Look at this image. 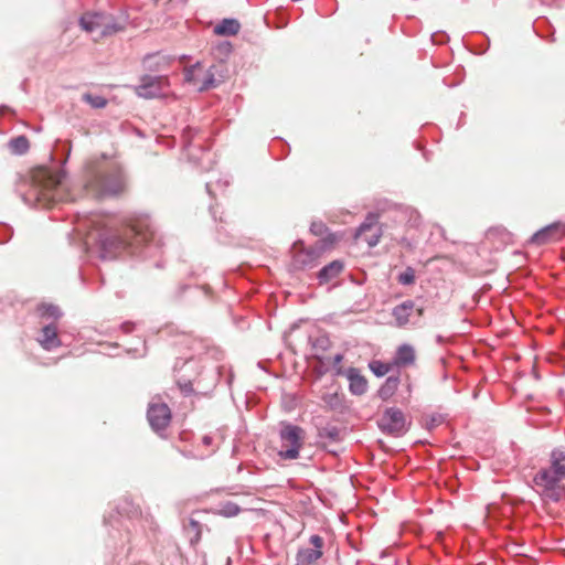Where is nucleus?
<instances>
[{
    "mask_svg": "<svg viewBox=\"0 0 565 565\" xmlns=\"http://www.w3.org/2000/svg\"><path fill=\"white\" fill-rule=\"evenodd\" d=\"M565 476L541 468L533 477V489L543 501L558 502L565 495Z\"/></svg>",
    "mask_w": 565,
    "mask_h": 565,
    "instance_id": "obj_5",
    "label": "nucleus"
},
{
    "mask_svg": "<svg viewBox=\"0 0 565 565\" xmlns=\"http://www.w3.org/2000/svg\"><path fill=\"white\" fill-rule=\"evenodd\" d=\"M9 147L12 153L23 154L30 149V142L25 137L19 136L10 140Z\"/></svg>",
    "mask_w": 565,
    "mask_h": 565,
    "instance_id": "obj_24",
    "label": "nucleus"
},
{
    "mask_svg": "<svg viewBox=\"0 0 565 565\" xmlns=\"http://www.w3.org/2000/svg\"><path fill=\"white\" fill-rule=\"evenodd\" d=\"M417 311H418V315H419V316H422V315H423V308L417 309Z\"/></svg>",
    "mask_w": 565,
    "mask_h": 565,
    "instance_id": "obj_34",
    "label": "nucleus"
},
{
    "mask_svg": "<svg viewBox=\"0 0 565 565\" xmlns=\"http://www.w3.org/2000/svg\"><path fill=\"white\" fill-rule=\"evenodd\" d=\"M416 359L415 350L409 344H402L397 348L393 359L394 365L405 367L413 365Z\"/></svg>",
    "mask_w": 565,
    "mask_h": 565,
    "instance_id": "obj_16",
    "label": "nucleus"
},
{
    "mask_svg": "<svg viewBox=\"0 0 565 565\" xmlns=\"http://www.w3.org/2000/svg\"><path fill=\"white\" fill-rule=\"evenodd\" d=\"M147 417L156 431L164 430L171 422V411L166 403L152 401L148 406Z\"/></svg>",
    "mask_w": 565,
    "mask_h": 565,
    "instance_id": "obj_10",
    "label": "nucleus"
},
{
    "mask_svg": "<svg viewBox=\"0 0 565 565\" xmlns=\"http://www.w3.org/2000/svg\"><path fill=\"white\" fill-rule=\"evenodd\" d=\"M292 253V266L296 269L313 267L319 257V252L316 248H306L300 241L294 244Z\"/></svg>",
    "mask_w": 565,
    "mask_h": 565,
    "instance_id": "obj_13",
    "label": "nucleus"
},
{
    "mask_svg": "<svg viewBox=\"0 0 565 565\" xmlns=\"http://www.w3.org/2000/svg\"><path fill=\"white\" fill-rule=\"evenodd\" d=\"M169 82L166 76L145 75L136 87L138 96L143 98H156L163 94Z\"/></svg>",
    "mask_w": 565,
    "mask_h": 565,
    "instance_id": "obj_11",
    "label": "nucleus"
},
{
    "mask_svg": "<svg viewBox=\"0 0 565 565\" xmlns=\"http://www.w3.org/2000/svg\"><path fill=\"white\" fill-rule=\"evenodd\" d=\"M370 369L376 376H384L391 371V365L381 361L370 363Z\"/></svg>",
    "mask_w": 565,
    "mask_h": 565,
    "instance_id": "obj_26",
    "label": "nucleus"
},
{
    "mask_svg": "<svg viewBox=\"0 0 565 565\" xmlns=\"http://www.w3.org/2000/svg\"><path fill=\"white\" fill-rule=\"evenodd\" d=\"M414 301L406 300L393 309L392 315L397 327L403 328L409 322V317L414 310Z\"/></svg>",
    "mask_w": 565,
    "mask_h": 565,
    "instance_id": "obj_18",
    "label": "nucleus"
},
{
    "mask_svg": "<svg viewBox=\"0 0 565 565\" xmlns=\"http://www.w3.org/2000/svg\"><path fill=\"white\" fill-rule=\"evenodd\" d=\"M312 547H301L295 556V565H319V559L323 555V539L318 535H311L309 539Z\"/></svg>",
    "mask_w": 565,
    "mask_h": 565,
    "instance_id": "obj_8",
    "label": "nucleus"
},
{
    "mask_svg": "<svg viewBox=\"0 0 565 565\" xmlns=\"http://www.w3.org/2000/svg\"><path fill=\"white\" fill-rule=\"evenodd\" d=\"M125 185V177L120 170H92L85 183L87 192L96 198L117 195L124 191Z\"/></svg>",
    "mask_w": 565,
    "mask_h": 565,
    "instance_id": "obj_3",
    "label": "nucleus"
},
{
    "mask_svg": "<svg viewBox=\"0 0 565 565\" xmlns=\"http://www.w3.org/2000/svg\"><path fill=\"white\" fill-rule=\"evenodd\" d=\"M310 231L315 235H322L327 231V227L322 222H312Z\"/></svg>",
    "mask_w": 565,
    "mask_h": 565,
    "instance_id": "obj_29",
    "label": "nucleus"
},
{
    "mask_svg": "<svg viewBox=\"0 0 565 565\" xmlns=\"http://www.w3.org/2000/svg\"><path fill=\"white\" fill-rule=\"evenodd\" d=\"M563 235V230L558 224H551L537 231L531 238V242L536 245H544L551 242L558 241Z\"/></svg>",
    "mask_w": 565,
    "mask_h": 565,
    "instance_id": "obj_14",
    "label": "nucleus"
},
{
    "mask_svg": "<svg viewBox=\"0 0 565 565\" xmlns=\"http://www.w3.org/2000/svg\"><path fill=\"white\" fill-rule=\"evenodd\" d=\"M82 99L96 109L105 108L108 103L105 97L90 93L83 94Z\"/></svg>",
    "mask_w": 565,
    "mask_h": 565,
    "instance_id": "obj_25",
    "label": "nucleus"
},
{
    "mask_svg": "<svg viewBox=\"0 0 565 565\" xmlns=\"http://www.w3.org/2000/svg\"><path fill=\"white\" fill-rule=\"evenodd\" d=\"M377 223L379 216L374 213H369L364 222L356 230L354 239L364 241L370 247L376 246L382 235Z\"/></svg>",
    "mask_w": 565,
    "mask_h": 565,
    "instance_id": "obj_9",
    "label": "nucleus"
},
{
    "mask_svg": "<svg viewBox=\"0 0 565 565\" xmlns=\"http://www.w3.org/2000/svg\"><path fill=\"white\" fill-rule=\"evenodd\" d=\"M202 445L205 447H212L214 445V439L212 436L205 435L202 437Z\"/></svg>",
    "mask_w": 565,
    "mask_h": 565,
    "instance_id": "obj_30",
    "label": "nucleus"
},
{
    "mask_svg": "<svg viewBox=\"0 0 565 565\" xmlns=\"http://www.w3.org/2000/svg\"><path fill=\"white\" fill-rule=\"evenodd\" d=\"M555 475L565 476V447H558L551 451L548 465L544 467Z\"/></svg>",
    "mask_w": 565,
    "mask_h": 565,
    "instance_id": "obj_17",
    "label": "nucleus"
},
{
    "mask_svg": "<svg viewBox=\"0 0 565 565\" xmlns=\"http://www.w3.org/2000/svg\"><path fill=\"white\" fill-rule=\"evenodd\" d=\"M79 24L83 30L87 32H94L100 30V35L107 36L113 33H116L119 28L115 24L106 23L105 17L102 13H85L79 19Z\"/></svg>",
    "mask_w": 565,
    "mask_h": 565,
    "instance_id": "obj_12",
    "label": "nucleus"
},
{
    "mask_svg": "<svg viewBox=\"0 0 565 565\" xmlns=\"http://www.w3.org/2000/svg\"><path fill=\"white\" fill-rule=\"evenodd\" d=\"M380 429L392 436H401L406 433V419L403 412L396 407L387 408L379 419Z\"/></svg>",
    "mask_w": 565,
    "mask_h": 565,
    "instance_id": "obj_7",
    "label": "nucleus"
},
{
    "mask_svg": "<svg viewBox=\"0 0 565 565\" xmlns=\"http://www.w3.org/2000/svg\"><path fill=\"white\" fill-rule=\"evenodd\" d=\"M121 328L124 329L125 332H130L132 330L134 326H132V323L127 322V323H124L121 326Z\"/></svg>",
    "mask_w": 565,
    "mask_h": 565,
    "instance_id": "obj_32",
    "label": "nucleus"
},
{
    "mask_svg": "<svg viewBox=\"0 0 565 565\" xmlns=\"http://www.w3.org/2000/svg\"><path fill=\"white\" fill-rule=\"evenodd\" d=\"M241 24L236 19H223L214 26V33L222 36L236 35L239 32Z\"/></svg>",
    "mask_w": 565,
    "mask_h": 565,
    "instance_id": "obj_19",
    "label": "nucleus"
},
{
    "mask_svg": "<svg viewBox=\"0 0 565 565\" xmlns=\"http://www.w3.org/2000/svg\"><path fill=\"white\" fill-rule=\"evenodd\" d=\"M398 384L399 379L397 376H388L379 391L380 397L388 399L396 392Z\"/></svg>",
    "mask_w": 565,
    "mask_h": 565,
    "instance_id": "obj_23",
    "label": "nucleus"
},
{
    "mask_svg": "<svg viewBox=\"0 0 565 565\" xmlns=\"http://www.w3.org/2000/svg\"><path fill=\"white\" fill-rule=\"evenodd\" d=\"M341 361H342V355H341V354H337V355L334 356V362H335V363H340Z\"/></svg>",
    "mask_w": 565,
    "mask_h": 565,
    "instance_id": "obj_33",
    "label": "nucleus"
},
{
    "mask_svg": "<svg viewBox=\"0 0 565 565\" xmlns=\"http://www.w3.org/2000/svg\"><path fill=\"white\" fill-rule=\"evenodd\" d=\"M38 316H40L41 319L47 320L40 330L38 343L46 351H52L62 347L56 324L63 316L61 309L54 305L41 303L38 305Z\"/></svg>",
    "mask_w": 565,
    "mask_h": 565,
    "instance_id": "obj_4",
    "label": "nucleus"
},
{
    "mask_svg": "<svg viewBox=\"0 0 565 565\" xmlns=\"http://www.w3.org/2000/svg\"><path fill=\"white\" fill-rule=\"evenodd\" d=\"M214 86H215L214 75H213V73L209 72L206 74V77L203 81L202 85L200 86V90H205V89H209L210 87H214Z\"/></svg>",
    "mask_w": 565,
    "mask_h": 565,
    "instance_id": "obj_28",
    "label": "nucleus"
},
{
    "mask_svg": "<svg viewBox=\"0 0 565 565\" xmlns=\"http://www.w3.org/2000/svg\"><path fill=\"white\" fill-rule=\"evenodd\" d=\"M347 377L349 380V390L353 395H362L366 392L367 381L358 369L350 367L347 372Z\"/></svg>",
    "mask_w": 565,
    "mask_h": 565,
    "instance_id": "obj_15",
    "label": "nucleus"
},
{
    "mask_svg": "<svg viewBox=\"0 0 565 565\" xmlns=\"http://www.w3.org/2000/svg\"><path fill=\"white\" fill-rule=\"evenodd\" d=\"M342 269L343 264L340 260H333L319 271L318 277L321 282H327L337 277L342 271Z\"/></svg>",
    "mask_w": 565,
    "mask_h": 565,
    "instance_id": "obj_20",
    "label": "nucleus"
},
{
    "mask_svg": "<svg viewBox=\"0 0 565 565\" xmlns=\"http://www.w3.org/2000/svg\"><path fill=\"white\" fill-rule=\"evenodd\" d=\"M415 270L412 267H407L403 273H401L397 277V281L401 285H412L415 282Z\"/></svg>",
    "mask_w": 565,
    "mask_h": 565,
    "instance_id": "obj_27",
    "label": "nucleus"
},
{
    "mask_svg": "<svg viewBox=\"0 0 565 565\" xmlns=\"http://www.w3.org/2000/svg\"><path fill=\"white\" fill-rule=\"evenodd\" d=\"M96 241L108 255L115 256L122 252L136 253L141 246L161 245L148 217L131 220L118 230L105 228L97 234Z\"/></svg>",
    "mask_w": 565,
    "mask_h": 565,
    "instance_id": "obj_1",
    "label": "nucleus"
},
{
    "mask_svg": "<svg viewBox=\"0 0 565 565\" xmlns=\"http://www.w3.org/2000/svg\"><path fill=\"white\" fill-rule=\"evenodd\" d=\"M239 512H241V508L235 502H232V501L221 502L214 509V514L225 516V518L236 516Z\"/></svg>",
    "mask_w": 565,
    "mask_h": 565,
    "instance_id": "obj_22",
    "label": "nucleus"
},
{
    "mask_svg": "<svg viewBox=\"0 0 565 565\" xmlns=\"http://www.w3.org/2000/svg\"><path fill=\"white\" fill-rule=\"evenodd\" d=\"M184 531L189 536L190 544L195 546L200 542L202 535L201 523L194 519H190L189 523L184 525Z\"/></svg>",
    "mask_w": 565,
    "mask_h": 565,
    "instance_id": "obj_21",
    "label": "nucleus"
},
{
    "mask_svg": "<svg viewBox=\"0 0 565 565\" xmlns=\"http://www.w3.org/2000/svg\"><path fill=\"white\" fill-rule=\"evenodd\" d=\"M64 178L61 168L50 169L38 166V204L43 203L50 206L52 203L66 201Z\"/></svg>",
    "mask_w": 565,
    "mask_h": 565,
    "instance_id": "obj_2",
    "label": "nucleus"
},
{
    "mask_svg": "<svg viewBox=\"0 0 565 565\" xmlns=\"http://www.w3.org/2000/svg\"><path fill=\"white\" fill-rule=\"evenodd\" d=\"M198 66H194L192 70H190L188 73H186V79L188 81H194V72L196 70Z\"/></svg>",
    "mask_w": 565,
    "mask_h": 565,
    "instance_id": "obj_31",
    "label": "nucleus"
},
{
    "mask_svg": "<svg viewBox=\"0 0 565 565\" xmlns=\"http://www.w3.org/2000/svg\"><path fill=\"white\" fill-rule=\"evenodd\" d=\"M280 449L278 456L282 460H295L299 458L300 449L303 446L306 431L296 425L286 424L279 433Z\"/></svg>",
    "mask_w": 565,
    "mask_h": 565,
    "instance_id": "obj_6",
    "label": "nucleus"
}]
</instances>
